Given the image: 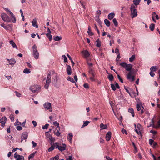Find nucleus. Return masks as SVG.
<instances>
[{"mask_svg": "<svg viewBox=\"0 0 160 160\" xmlns=\"http://www.w3.org/2000/svg\"><path fill=\"white\" fill-rule=\"evenodd\" d=\"M137 6L133 4L131 5L130 10L131 11L130 15L132 18H133L138 16V11L136 9Z\"/></svg>", "mask_w": 160, "mask_h": 160, "instance_id": "f257e3e1", "label": "nucleus"}, {"mask_svg": "<svg viewBox=\"0 0 160 160\" xmlns=\"http://www.w3.org/2000/svg\"><path fill=\"white\" fill-rule=\"evenodd\" d=\"M32 55L34 58L37 59L39 58V53L37 50V47L36 45H34L32 47Z\"/></svg>", "mask_w": 160, "mask_h": 160, "instance_id": "f03ea898", "label": "nucleus"}, {"mask_svg": "<svg viewBox=\"0 0 160 160\" xmlns=\"http://www.w3.org/2000/svg\"><path fill=\"white\" fill-rule=\"evenodd\" d=\"M120 64L121 66L125 68L127 71L131 72V70L132 68V66L131 64H127L125 62H122Z\"/></svg>", "mask_w": 160, "mask_h": 160, "instance_id": "7ed1b4c3", "label": "nucleus"}, {"mask_svg": "<svg viewBox=\"0 0 160 160\" xmlns=\"http://www.w3.org/2000/svg\"><path fill=\"white\" fill-rule=\"evenodd\" d=\"M54 145L56 148H58L59 151L61 152L64 151L66 148V145L64 143H62L61 145H59L58 142H56L54 143Z\"/></svg>", "mask_w": 160, "mask_h": 160, "instance_id": "20e7f679", "label": "nucleus"}, {"mask_svg": "<svg viewBox=\"0 0 160 160\" xmlns=\"http://www.w3.org/2000/svg\"><path fill=\"white\" fill-rule=\"evenodd\" d=\"M40 87L37 85H34L31 86L30 88V89L33 92H38L40 89Z\"/></svg>", "mask_w": 160, "mask_h": 160, "instance_id": "39448f33", "label": "nucleus"}, {"mask_svg": "<svg viewBox=\"0 0 160 160\" xmlns=\"http://www.w3.org/2000/svg\"><path fill=\"white\" fill-rule=\"evenodd\" d=\"M43 107L45 110H49L50 112L52 111V109L51 107V104L48 102H46L43 104Z\"/></svg>", "mask_w": 160, "mask_h": 160, "instance_id": "423d86ee", "label": "nucleus"}, {"mask_svg": "<svg viewBox=\"0 0 160 160\" xmlns=\"http://www.w3.org/2000/svg\"><path fill=\"white\" fill-rule=\"evenodd\" d=\"M1 17L3 21L5 22H9L11 21V19L10 18L4 13L1 14Z\"/></svg>", "mask_w": 160, "mask_h": 160, "instance_id": "0eeeda50", "label": "nucleus"}, {"mask_svg": "<svg viewBox=\"0 0 160 160\" xmlns=\"http://www.w3.org/2000/svg\"><path fill=\"white\" fill-rule=\"evenodd\" d=\"M51 76L50 74H48L47 76L46 83L44 86L45 88L46 89H48V88L49 84L51 82Z\"/></svg>", "mask_w": 160, "mask_h": 160, "instance_id": "6e6552de", "label": "nucleus"}, {"mask_svg": "<svg viewBox=\"0 0 160 160\" xmlns=\"http://www.w3.org/2000/svg\"><path fill=\"white\" fill-rule=\"evenodd\" d=\"M127 78L131 82H132L135 80V77L132 75V72H129L127 75Z\"/></svg>", "mask_w": 160, "mask_h": 160, "instance_id": "1a4fd4ad", "label": "nucleus"}, {"mask_svg": "<svg viewBox=\"0 0 160 160\" xmlns=\"http://www.w3.org/2000/svg\"><path fill=\"white\" fill-rule=\"evenodd\" d=\"M8 61V65L13 67L16 62V61L14 58H12L11 59H7Z\"/></svg>", "mask_w": 160, "mask_h": 160, "instance_id": "9d476101", "label": "nucleus"}, {"mask_svg": "<svg viewBox=\"0 0 160 160\" xmlns=\"http://www.w3.org/2000/svg\"><path fill=\"white\" fill-rule=\"evenodd\" d=\"M82 53L84 57L86 58L87 60L88 59V58L89 57L90 55V53L87 50H83L82 52Z\"/></svg>", "mask_w": 160, "mask_h": 160, "instance_id": "9b49d317", "label": "nucleus"}, {"mask_svg": "<svg viewBox=\"0 0 160 160\" xmlns=\"http://www.w3.org/2000/svg\"><path fill=\"white\" fill-rule=\"evenodd\" d=\"M14 157L16 160H24V157L18 154L17 152H15Z\"/></svg>", "mask_w": 160, "mask_h": 160, "instance_id": "f8f14e48", "label": "nucleus"}, {"mask_svg": "<svg viewBox=\"0 0 160 160\" xmlns=\"http://www.w3.org/2000/svg\"><path fill=\"white\" fill-rule=\"evenodd\" d=\"M7 120V119L5 116L2 117L0 119V122L1 124L2 127H4L5 126Z\"/></svg>", "mask_w": 160, "mask_h": 160, "instance_id": "ddd939ff", "label": "nucleus"}, {"mask_svg": "<svg viewBox=\"0 0 160 160\" xmlns=\"http://www.w3.org/2000/svg\"><path fill=\"white\" fill-rule=\"evenodd\" d=\"M28 137V133L27 132H23L21 136V142H22L23 140L26 139Z\"/></svg>", "mask_w": 160, "mask_h": 160, "instance_id": "4468645a", "label": "nucleus"}, {"mask_svg": "<svg viewBox=\"0 0 160 160\" xmlns=\"http://www.w3.org/2000/svg\"><path fill=\"white\" fill-rule=\"evenodd\" d=\"M111 132H108L106 135V139L108 141L110 140V139L111 137Z\"/></svg>", "mask_w": 160, "mask_h": 160, "instance_id": "2eb2a0df", "label": "nucleus"}, {"mask_svg": "<svg viewBox=\"0 0 160 160\" xmlns=\"http://www.w3.org/2000/svg\"><path fill=\"white\" fill-rule=\"evenodd\" d=\"M71 68L70 65H67V72L68 75H71Z\"/></svg>", "mask_w": 160, "mask_h": 160, "instance_id": "dca6fc26", "label": "nucleus"}, {"mask_svg": "<svg viewBox=\"0 0 160 160\" xmlns=\"http://www.w3.org/2000/svg\"><path fill=\"white\" fill-rule=\"evenodd\" d=\"M37 21L36 18H34L33 19V20L32 22L33 26L35 27L36 28H38V25L37 24Z\"/></svg>", "mask_w": 160, "mask_h": 160, "instance_id": "f3484780", "label": "nucleus"}, {"mask_svg": "<svg viewBox=\"0 0 160 160\" xmlns=\"http://www.w3.org/2000/svg\"><path fill=\"white\" fill-rule=\"evenodd\" d=\"M73 137V134L72 133H70L68 134L67 137V139L69 142L71 143L72 142V140Z\"/></svg>", "mask_w": 160, "mask_h": 160, "instance_id": "a211bd4d", "label": "nucleus"}, {"mask_svg": "<svg viewBox=\"0 0 160 160\" xmlns=\"http://www.w3.org/2000/svg\"><path fill=\"white\" fill-rule=\"evenodd\" d=\"M115 16V14L114 12H112L109 13L108 16V19L111 20Z\"/></svg>", "mask_w": 160, "mask_h": 160, "instance_id": "6ab92c4d", "label": "nucleus"}, {"mask_svg": "<svg viewBox=\"0 0 160 160\" xmlns=\"http://www.w3.org/2000/svg\"><path fill=\"white\" fill-rule=\"evenodd\" d=\"M89 69V70L88 71L89 73L90 74H91L93 76H95V73H94V71L93 70V68H91Z\"/></svg>", "mask_w": 160, "mask_h": 160, "instance_id": "aec40b11", "label": "nucleus"}, {"mask_svg": "<svg viewBox=\"0 0 160 160\" xmlns=\"http://www.w3.org/2000/svg\"><path fill=\"white\" fill-rule=\"evenodd\" d=\"M136 108L137 110L138 111H139L140 110H141L140 112V113L141 114H142L143 113V111L142 109H141V107L140 105H139V104H137Z\"/></svg>", "mask_w": 160, "mask_h": 160, "instance_id": "412c9836", "label": "nucleus"}, {"mask_svg": "<svg viewBox=\"0 0 160 160\" xmlns=\"http://www.w3.org/2000/svg\"><path fill=\"white\" fill-rule=\"evenodd\" d=\"M101 129H107V126L106 125H104L103 123H101L100 125Z\"/></svg>", "mask_w": 160, "mask_h": 160, "instance_id": "4be33fe9", "label": "nucleus"}, {"mask_svg": "<svg viewBox=\"0 0 160 160\" xmlns=\"http://www.w3.org/2000/svg\"><path fill=\"white\" fill-rule=\"evenodd\" d=\"M10 44L12 45L14 48H17V46L15 43L14 42L13 40H11L10 42Z\"/></svg>", "mask_w": 160, "mask_h": 160, "instance_id": "5701e85b", "label": "nucleus"}, {"mask_svg": "<svg viewBox=\"0 0 160 160\" xmlns=\"http://www.w3.org/2000/svg\"><path fill=\"white\" fill-rule=\"evenodd\" d=\"M128 112L131 113L132 117H134L135 116L134 111L133 109L132 108H130L128 109Z\"/></svg>", "mask_w": 160, "mask_h": 160, "instance_id": "b1692460", "label": "nucleus"}, {"mask_svg": "<svg viewBox=\"0 0 160 160\" xmlns=\"http://www.w3.org/2000/svg\"><path fill=\"white\" fill-rule=\"evenodd\" d=\"M87 33L90 36H92L93 35V33L92 32L91 27L90 26H89L88 27V30L87 31Z\"/></svg>", "mask_w": 160, "mask_h": 160, "instance_id": "393cba45", "label": "nucleus"}, {"mask_svg": "<svg viewBox=\"0 0 160 160\" xmlns=\"http://www.w3.org/2000/svg\"><path fill=\"white\" fill-rule=\"evenodd\" d=\"M88 64V65L89 69L93 68V65L92 62H90L88 59L87 60Z\"/></svg>", "mask_w": 160, "mask_h": 160, "instance_id": "a878e982", "label": "nucleus"}, {"mask_svg": "<svg viewBox=\"0 0 160 160\" xmlns=\"http://www.w3.org/2000/svg\"><path fill=\"white\" fill-rule=\"evenodd\" d=\"M53 124L54 126H57V127L59 129V130H60V127L59 126V123L57 121H55L53 122Z\"/></svg>", "mask_w": 160, "mask_h": 160, "instance_id": "bb28decb", "label": "nucleus"}, {"mask_svg": "<svg viewBox=\"0 0 160 160\" xmlns=\"http://www.w3.org/2000/svg\"><path fill=\"white\" fill-rule=\"evenodd\" d=\"M11 17H12V22L14 23H15L16 22V19L14 15L12 13V14H11Z\"/></svg>", "mask_w": 160, "mask_h": 160, "instance_id": "cd10ccee", "label": "nucleus"}, {"mask_svg": "<svg viewBox=\"0 0 160 160\" xmlns=\"http://www.w3.org/2000/svg\"><path fill=\"white\" fill-rule=\"evenodd\" d=\"M104 23L105 24V25L108 27H109L110 26V22L107 19H105L104 21Z\"/></svg>", "mask_w": 160, "mask_h": 160, "instance_id": "c85d7f7f", "label": "nucleus"}, {"mask_svg": "<svg viewBox=\"0 0 160 160\" xmlns=\"http://www.w3.org/2000/svg\"><path fill=\"white\" fill-rule=\"evenodd\" d=\"M62 39V38L61 36H56L54 37L53 39L55 41H58Z\"/></svg>", "mask_w": 160, "mask_h": 160, "instance_id": "c756f323", "label": "nucleus"}, {"mask_svg": "<svg viewBox=\"0 0 160 160\" xmlns=\"http://www.w3.org/2000/svg\"><path fill=\"white\" fill-rule=\"evenodd\" d=\"M59 158V155L57 154L54 157L50 159V160H58Z\"/></svg>", "mask_w": 160, "mask_h": 160, "instance_id": "7c9ffc66", "label": "nucleus"}, {"mask_svg": "<svg viewBox=\"0 0 160 160\" xmlns=\"http://www.w3.org/2000/svg\"><path fill=\"white\" fill-rule=\"evenodd\" d=\"M89 123V122L88 121H83V124L82 125L81 128H82L85 126H87L88 124Z\"/></svg>", "mask_w": 160, "mask_h": 160, "instance_id": "2f4dec72", "label": "nucleus"}, {"mask_svg": "<svg viewBox=\"0 0 160 160\" xmlns=\"http://www.w3.org/2000/svg\"><path fill=\"white\" fill-rule=\"evenodd\" d=\"M141 0H134L133 1V2L134 3V5H138L140 2Z\"/></svg>", "mask_w": 160, "mask_h": 160, "instance_id": "473e14b6", "label": "nucleus"}, {"mask_svg": "<svg viewBox=\"0 0 160 160\" xmlns=\"http://www.w3.org/2000/svg\"><path fill=\"white\" fill-rule=\"evenodd\" d=\"M149 28L151 31H153L155 29V25L154 24H151L149 26Z\"/></svg>", "mask_w": 160, "mask_h": 160, "instance_id": "72a5a7b5", "label": "nucleus"}, {"mask_svg": "<svg viewBox=\"0 0 160 160\" xmlns=\"http://www.w3.org/2000/svg\"><path fill=\"white\" fill-rule=\"evenodd\" d=\"M108 78L109 80L111 81H113L114 78L112 74H109L108 77Z\"/></svg>", "mask_w": 160, "mask_h": 160, "instance_id": "f704fd0d", "label": "nucleus"}, {"mask_svg": "<svg viewBox=\"0 0 160 160\" xmlns=\"http://www.w3.org/2000/svg\"><path fill=\"white\" fill-rule=\"evenodd\" d=\"M135 55H132L131 57L130 58H129V61L130 62H132L135 59Z\"/></svg>", "mask_w": 160, "mask_h": 160, "instance_id": "c9c22d12", "label": "nucleus"}, {"mask_svg": "<svg viewBox=\"0 0 160 160\" xmlns=\"http://www.w3.org/2000/svg\"><path fill=\"white\" fill-rule=\"evenodd\" d=\"M36 153V152H34L31 154L28 157V159L29 160L30 159L33 158Z\"/></svg>", "mask_w": 160, "mask_h": 160, "instance_id": "e433bc0d", "label": "nucleus"}, {"mask_svg": "<svg viewBox=\"0 0 160 160\" xmlns=\"http://www.w3.org/2000/svg\"><path fill=\"white\" fill-rule=\"evenodd\" d=\"M97 42V44H96V46L99 48L101 46V42L100 41L99 39H98L96 41Z\"/></svg>", "mask_w": 160, "mask_h": 160, "instance_id": "4c0bfd02", "label": "nucleus"}, {"mask_svg": "<svg viewBox=\"0 0 160 160\" xmlns=\"http://www.w3.org/2000/svg\"><path fill=\"white\" fill-rule=\"evenodd\" d=\"M23 72L25 73L28 74L30 72V71L29 69L26 68L24 70Z\"/></svg>", "mask_w": 160, "mask_h": 160, "instance_id": "58836bf2", "label": "nucleus"}, {"mask_svg": "<svg viewBox=\"0 0 160 160\" xmlns=\"http://www.w3.org/2000/svg\"><path fill=\"white\" fill-rule=\"evenodd\" d=\"M113 22L114 25L116 27H117L118 25V22L116 20V19L115 18H113L112 20Z\"/></svg>", "mask_w": 160, "mask_h": 160, "instance_id": "ea45409f", "label": "nucleus"}, {"mask_svg": "<svg viewBox=\"0 0 160 160\" xmlns=\"http://www.w3.org/2000/svg\"><path fill=\"white\" fill-rule=\"evenodd\" d=\"M47 37L48 38L50 41H51L52 38V35L49 33H47L46 34Z\"/></svg>", "mask_w": 160, "mask_h": 160, "instance_id": "a19ab883", "label": "nucleus"}, {"mask_svg": "<svg viewBox=\"0 0 160 160\" xmlns=\"http://www.w3.org/2000/svg\"><path fill=\"white\" fill-rule=\"evenodd\" d=\"M67 79L68 81H69L71 82H73V83H75V81L73 79V78L70 77H68L67 78Z\"/></svg>", "mask_w": 160, "mask_h": 160, "instance_id": "79ce46f5", "label": "nucleus"}, {"mask_svg": "<svg viewBox=\"0 0 160 160\" xmlns=\"http://www.w3.org/2000/svg\"><path fill=\"white\" fill-rule=\"evenodd\" d=\"M55 147L54 144L53 145L51 146L48 148V151L49 152H51L54 149Z\"/></svg>", "mask_w": 160, "mask_h": 160, "instance_id": "37998d69", "label": "nucleus"}, {"mask_svg": "<svg viewBox=\"0 0 160 160\" xmlns=\"http://www.w3.org/2000/svg\"><path fill=\"white\" fill-rule=\"evenodd\" d=\"M59 130H59V129H58V130H57V132L54 131V133L56 136H59L60 135V133L59 131Z\"/></svg>", "mask_w": 160, "mask_h": 160, "instance_id": "c03bdc74", "label": "nucleus"}, {"mask_svg": "<svg viewBox=\"0 0 160 160\" xmlns=\"http://www.w3.org/2000/svg\"><path fill=\"white\" fill-rule=\"evenodd\" d=\"M156 15V13L155 12H152V18L153 20V21L155 22V23L156 22V21L155 20V18H154V16Z\"/></svg>", "mask_w": 160, "mask_h": 160, "instance_id": "a18cd8bd", "label": "nucleus"}, {"mask_svg": "<svg viewBox=\"0 0 160 160\" xmlns=\"http://www.w3.org/2000/svg\"><path fill=\"white\" fill-rule=\"evenodd\" d=\"M157 69V66H152L150 68V70L151 71H155Z\"/></svg>", "mask_w": 160, "mask_h": 160, "instance_id": "49530a36", "label": "nucleus"}, {"mask_svg": "<svg viewBox=\"0 0 160 160\" xmlns=\"http://www.w3.org/2000/svg\"><path fill=\"white\" fill-rule=\"evenodd\" d=\"M4 9L7 12H8L10 15L12 14V12L8 8H4Z\"/></svg>", "mask_w": 160, "mask_h": 160, "instance_id": "de8ad7c7", "label": "nucleus"}, {"mask_svg": "<svg viewBox=\"0 0 160 160\" xmlns=\"http://www.w3.org/2000/svg\"><path fill=\"white\" fill-rule=\"evenodd\" d=\"M48 126L49 124H46L44 126H42V128L43 129H47Z\"/></svg>", "mask_w": 160, "mask_h": 160, "instance_id": "09e8293b", "label": "nucleus"}, {"mask_svg": "<svg viewBox=\"0 0 160 160\" xmlns=\"http://www.w3.org/2000/svg\"><path fill=\"white\" fill-rule=\"evenodd\" d=\"M120 58V55L119 53H118V55H117V57L116 59V62H118L119 61Z\"/></svg>", "mask_w": 160, "mask_h": 160, "instance_id": "8fccbe9b", "label": "nucleus"}, {"mask_svg": "<svg viewBox=\"0 0 160 160\" xmlns=\"http://www.w3.org/2000/svg\"><path fill=\"white\" fill-rule=\"evenodd\" d=\"M111 87L112 89L114 91H115L116 90V87L115 85L112 84H111Z\"/></svg>", "mask_w": 160, "mask_h": 160, "instance_id": "3c124183", "label": "nucleus"}, {"mask_svg": "<svg viewBox=\"0 0 160 160\" xmlns=\"http://www.w3.org/2000/svg\"><path fill=\"white\" fill-rule=\"evenodd\" d=\"M62 57L63 58L64 61L65 62H67L68 61V58L65 55L62 56Z\"/></svg>", "mask_w": 160, "mask_h": 160, "instance_id": "603ef678", "label": "nucleus"}, {"mask_svg": "<svg viewBox=\"0 0 160 160\" xmlns=\"http://www.w3.org/2000/svg\"><path fill=\"white\" fill-rule=\"evenodd\" d=\"M10 118L12 121H13L14 119V116L12 114L10 115Z\"/></svg>", "mask_w": 160, "mask_h": 160, "instance_id": "864d4df0", "label": "nucleus"}, {"mask_svg": "<svg viewBox=\"0 0 160 160\" xmlns=\"http://www.w3.org/2000/svg\"><path fill=\"white\" fill-rule=\"evenodd\" d=\"M83 87L85 88H89V85L87 83H84L83 85Z\"/></svg>", "mask_w": 160, "mask_h": 160, "instance_id": "5fc2aeb1", "label": "nucleus"}, {"mask_svg": "<svg viewBox=\"0 0 160 160\" xmlns=\"http://www.w3.org/2000/svg\"><path fill=\"white\" fill-rule=\"evenodd\" d=\"M16 95L18 97H20L21 96V94L19 92H18L17 91H15V92Z\"/></svg>", "mask_w": 160, "mask_h": 160, "instance_id": "6e6d98bb", "label": "nucleus"}, {"mask_svg": "<svg viewBox=\"0 0 160 160\" xmlns=\"http://www.w3.org/2000/svg\"><path fill=\"white\" fill-rule=\"evenodd\" d=\"M118 79L120 80V81L122 83H123V81L122 79L121 78L120 76L119 75H118Z\"/></svg>", "mask_w": 160, "mask_h": 160, "instance_id": "4d7b16f0", "label": "nucleus"}, {"mask_svg": "<svg viewBox=\"0 0 160 160\" xmlns=\"http://www.w3.org/2000/svg\"><path fill=\"white\" fill-rule=\"evenodd\" d=\"M16 129L18 130H21L22 129V128L20 126H18L16 127Z\"/></svg>", "mask_w": 160, "mask_h": 160, "instance_id": "13d9d810", "label": "nucleus"}, {"mask_svg": "<svg viewBox=\"0 0 160 160\" xmlns=\"http://www.w3.org/2000/svg\"><path fill=\"white\" fill-rule=\"evenodd\" d=\"M154 142V141L152 139H150L149 140V144L150 145H152L153 143Z\"/></svg>", "mask_w": 160, "mask_h": 160, "instance_id": "bf43d9fd", "label": "nucleus"}, {"mask_svg": "<svg viewBox=\"0 0 160 160\" xmlns=\"http://www.w3.org/2000/svg\"><path fill=\"white\" fill-rule=\"evenodd\" d=\"M21 125V122L18 121L14 123V125Z\"/></svg>", "mask_w": 160, "mask_h": 160, "instance_id": "052dcab7", "label": "nucleus"}, {"mask_svg": "<svg viewBox=\"0 0 160 160\" xmlns=\"http://www.w3.org/2000/svg\"><path fill=\"white\" fill-rule=\"evenodd\" d=\"M95 29L97 31L98 34L99 35L100 34V32L99 31V30L98 29L97 26L96 25H95Z\"/></svg>", "mask_w": 160, "mask_h": 160, "instance_id": "680f3d73", "label": "nucleus"}, {"mask_svg": "<svg viewBox=\"0 0 160 160\" xmlns=\"http://www.w3.org/2000/svg\"><path fill=\"white\" fill-rule=\"evenodd\" d=\"M32 124H33V125L34 126V127H36L37 126V123L35 121H32Z\"/></svg>", "mask_w": 160, "mask_h": 160, "instance_id": "e2e57ef3", "label": "nucleus"}, {"mask_svg": "<svg viewBox=\"0 0 160 160\" xmlns=\"http://www.w3.org/2000/svg\"><path fill=\"white\" fill-rule=\"evenodd\" d=\"M95 76H92V77H90V79L92 81H95V78H94V77H95Z\"/></svg>", "mask_w": 160, "mask_h": 160, "instance_id": "0e129e2a", "label": "nucleus"}, {"mask_svg": "<svg viewBox=\"0 0 160 160\" xmlns=\"http://www.w3.org/2000/svg\"><path fill=\"white\" fill-rule=\"evenodd\" d=\"M134 130L138 135L141 134V132L137 130V129H135Z\"/></svg>", "mask_w": 160, "mask_h": 160, "instance_id": "69168bd1", "label": "nucleus"}, {"mask_svg": "<svg viewBox=\"0 0 160 160\" xmlns=\"http://www.w3.org/2000/svg\"><path fill=\"white\" fill-rule=\"evenodd\" d=\"M32 143L33 145V147H35L37 145V143L34 142L33 141H32Z\"/></svg>", "mask_w": 160, "mask_h": 160, "instance_id": "338daca9", "label": "nucleus"}, {"mask_svg": "<svg viewBox=\"0 0 160 160\" xmlns=\"http://www.w3.org/2000/svg\"><path fill=\"white\" fill-rule=\"evenodd\" d=\"M153 157L154 160H160V156L158 157L157 159L155 158L154 155H153Z\"/></svg>", "mask_w": 160, "mask_h": 160, "instance_id": "774afa93", "label": "nucleus"}]
</instances>
